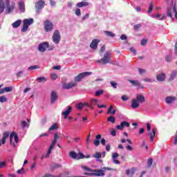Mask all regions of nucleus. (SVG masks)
I'll list each match as a JSON object with an SVG mask.
<instances>
[{
  "instance_id": "1",
  "label": "nucleus",
  "mask_w": 177,
  "mask_h": 177,
  "mask_svg": "<svg viewBox=\"0 0 177 177\" xmlns=\"http://www.w3.org/2000/svg\"><path fill=\"white\" fill-rule=\"evenodd\" d=\"M106 171H114L113 169L110 167H102V169H95L93 170L92 173H85L84 175H87L88 176H104Z\"/></svg>"
},
{
  "instance_id": "2",
  "label": "nucleus",
  "mask_w": 177,
  "mask_h": 177,
  "mask_svg": "<svg viewBox=\"0 0 177 177\" xmlns=\"http://www.w3.org/2000/svg\"><path fill=\"white\" fill-rule=\"evenodd\" d=\"M111 53L106 51L104 55L103 58L97 61V63H102L103 65L111 63Z\"/></svg>"
},
{
  "instance_id": "3",
  "label": "nucleus",
  "mask_w": 177,
  "mask_h": 177,
  "mask_svg": "<svg viewBox=\"0 0 177 177\" xmlns=\"http://www.w3.org/2000/svg\"><path fill=\"white\" fill-rule=\"evenodd\" d=\"M59 138H60V136H59V134L55 133L54 135V140H53V142H52L51 145H50L49 149L46 154V158H49V156H50V153H52V149L55 148V145H56V143H57V140L59 139Z\"/></svg>"
},
{
  "instance_id": "4",
  "label": "nucleus",
  "mask_w": 177,
  "mask_h": 177,
  "mask_svg": "<svg viewBox=\"0 0 177 177\" xmlns=\"http://www.w3.org/2000/svg\"><path fill=\"white\" fill-rule=\"evenodd\" d=\"M60 39H62V36H60V31L55 30L53 35V42L56 45H58L59 42H60Z\"/></svg>"
},
{
  "instance_id": "5",
  "label": "nucleus",
  "mask_w": 177,
  "mask_h": 177,
  "mask_svg": "<svg viewBox=\"0 0 177 177\" xmlns=\"http://www.w3.org/2000/svg\"><path fill=\"white\" fill-rule=\"evenodd\" d=\"M92 72H84V73H82L79 75H77L76 77H75L74 80H75V82H80L81 81V80H84V78H85V77H88V75H91Z\"/></svg>"
},
{
  "instance_id": "6",
  "label": "nucleus",
  "mask_w": 177,
  "mask_h": 177,
  "mask_svg": "<svg viewBox=\"0 0 177 177\" xmlns=\"http://www.w3.org/2000/svg\"><path fill=\"white\" fill-rule=\"evenodd\" d=\"M44 30L46 32H49L53 30V24L49 19L44 21Z\"/></svg>"
},
{
  "instance_id": "7",
  "label": "nucleus",
  "mask_w": 177,
  "mask_h": 177,
  "mask_svg": "<svg viewBox=\"0 0 177 177\" xmlns=\"http://www.w3.org/2000/svg\"><path fill=\"white\" fill-rule=\"evenodd\" d=\"M15 5H16L15 3H13L10 6V0H7V3H6V13H7L8 15H9V13H12V11L15 10Z\"/></svg>"
},
{
  "instance_id": "8",
  "label": "nucleus",
  "mask_w": 177,
  "mask_h": 177,
  "mask_svg": "<svg viewBox=\"0 0 177 177\" xmlns=\"http://www.w3.org/2000/svg\"><path fill=\"white\" fill-rule=\"evenodd\" d=\"M75 86H77V82H69V83H64L62 84L63 89H71L72 88H75Z\"/></svg>"
},
{
  "instance_id": "9",
  "label": "nucleus",
  "mask_w": 177,
  "mask_h": 177,
  "mask_svg": "<svg viewBox=\"0 0 177 177\" xmlns=\"http://www.w3.org/2000/svg\"><path fill=\"white\" fill-rule=\"evenodd\" d=\"M49 48V43L48 42H43L39 44V52L44 53L46 52V48Z\"/></svg>"
},
{
  "instance_id": "10",
  "label": "nucleus",
  "mask_w": 177,
  "mask_h": 177,
  "mask_svg": "<svg viewBox=\"0 0 177 177\" xmlns=\"http://www.w3.org/2000/svg\"><path fill=\"white\" fill-rule=\"evenodd\" d=\"M44 6H45V1H44L42 0L37 1L35 3V8H36L37 12H39V10H41V9L44 8Z\"/></svg>"
},
{
  "instance_id": "11",
  "label": "nucleus",
  "mask_w": 177,
  "mask_h": 177,
  "mask_svg": "<svg viewBox=\"0 0 177 177\" xmlns=\"http://www.w3.org/2000/svg\"><path fill=\"white\" fill-rule=\"evenodd\" d=\"M99 42H100V39H93L90 44V48L91 49H94V50H96V49H97V45H99Z\"/></svg>"
},
{
  "instance_id": "12",
  "label": "nucleus",
  "mask_w": 177,
  "mask_h": 177,
  "mask_svg": "<svg viewBox=\"0 0 177 177\" xmlns=\"http://www.w3.org/2000/svg\"><path fill=\"white\" fill-rule=\"evenodd\" d=\"M127 127V128H129L130 124L128 122L123 121L120 123V125L116 126V129H119L120 131H122L124 129V127Z\"/></svg>"
},
{
  "instance_id": "13",
  "label": "nucleus",
  "mask_w": 177,
  "mask_h": 177,
  "mask_svg": "<svg viewBox=\"0 0 177 177\" xmlns=\"http://www.w3.org/2000/svg\"><path fill=\"white\" fill-rule=\"evenodd\" d=\"M129 82H130V84H131V85H133V86H139V88L140 89H143L145 88V86H143V85H142V84H140V82H139V81L138 80H129Z\"/></svg>"
},
{
  "instance_id": "14",
  "label": "nucleus",
  "mask_w": 177,
  "mask_h": 177,
  "mask_svg": "<svg viewBox=\"0 0 177 177\" xmlns=\"http://www.w3.org/2000/svg\"><path fill=\"white\" fill-rule=\"evenodd\" d=\"M90 102V109H91V110H93L95 109V106H96V104L97 105L99 103V100L97 99H91L89 100Z\"/></svg>"
},
{
  "instance_id": "15",
  "label": "nucleus",
  "mask_w": 177,
  "mask_h": 177,
  "mask_svg": "<svg viewBox=\"0 0 177 177\" xmlns=\"http://www.w3.org/2000/svg\"><path fill=\"white\" fill-rule=\"evenodd\" d=\"M172 13H174V7H168L167 8V16L168 17H170L171 19V21H174L175 19H174V17L172 16Z\"/></svg>"
},
{
  "instance_id": "16",
  "label": "nucleus",
  "mask_w": 177,
  "mask_h": 177,
  "mask_svg": "<svg viewBox=\"0 0 177 177\" xmlns=\"http://www.w3.org/2000/svg\"><path fill=\"white\" fill-rule=\"evenodd\" d=\"M117 157H120V154H118V153H117V152H114L112 155V160H113L114 164L120 165V164H121V162H120V160L115 159V158H117Z\"/></svg>"
},
{
  "instance_id": "17",
  "label": "nucleus",
  "mask_w": 177,
  "mask_h": 177,
  "mask_svg": "<svg viewBox=\"0 0 177 177\" xmlns=\"http://www.w3.org/2000/svg\"><path fill=\"white\" fill-rule=\"evenodd\" d=\"M56 100H57V93H56L55 91H51V104H53Z\"/></svg>"
},
{
  "instance_id": "18",
  "label": "nucleus",
  "mask_w": 177,
  "mask_h": 177,
  "mask_svg": "<svg viewBox=\"0 0 177 177\" xmlns=\"http://www.w3.org/2000/svg\"><path fill=\"white\" fill-rule=\"evenodd\" d=\"M176 97L174 96H169L167 97L165 99V102L167 104H171V103H174V102H176Z\"/></svg>"
},
{
  "instance_id": "19",
  "label": "nucleus",
  "mask_w": 177,
  "mask_h": 177,
  "mask_svg": "<svg viewBox=\"0 0 177 177\" xmlns=\"http://www.w3.org/2000/svg\"><path fill=\"white\" fill-rule=\"evenodd\" d=\"M165 77H166L165 73H160L156 75V80L160 82H162L165 81Z\"/></svg>"
},
{
  "instance_id": "20",
  "label": "nucleus",
  "mask_w": 177,
  "mask_h": 177,
  "mask_svg": "<svg viewBox=\"0 0 177 177\" xmlns=\"http://www.w3.org/2000/svg\"><path fill=\"white\" fill-rule=\"evenodd\" d=\"M137 102H138L140 104V103H145L146 102V99L145 98V96L140 94H138L136 95V99Z\"/></svg>"
},
{
  "instance_id": "21",
  "label": "nucleus",
  "mask_w": 177,
  "mask_h": 177,
  "mask_svg": "<svg viewBox=\"0 0 177 177\" xmlns=\"http://www.w3.org/2000/svg\"><path fill=\"white\" fill-rule=\"evenodd\" d=\"M71 110H73V107L68 106V109L64 112H62V115H64V118H67L68 115H70V113H71Z\"/></svg>"
},
{
  "instance_id": "22",
  "label": "nucleus",
  "mask_w": 177,
  "mask_h": 177,
  "mask_svg": "<svg viewBox=\"0 0 177 177\" xmlns=\"http://www.w3.org/2000/svg\"><path fill=\"white\" fill-rule=\"evenodd\" d=\"M9 135H10L9 131H6L3 133V138L1 139L2 145H5V143H6V139H8V138H9Z\"/></svg>"
},
{
  "instance_id": "23",
  "label": "nucleus",
  "mask_w": 177,
  "mask_h": 177,
  "mask_svg": "<svg viewBox=\"0 0 177 177\" xmlns=\"http://www.w3.org/2000/svg\"><path fill=\"white\" fill-rule=\"evenodd\" d=\"M140 106V104L136 99H133L131 101V109H138Z\"/></svg>"
},
{
  "instance_id": "24",
  "label": "nucleus",
  "mask_w": 177,
  "mask_h": 177,
  "mask_svg": "<svg viewBox=\"0 0 177 177\" xmlns=\"http://www.w3.org/2000/svg\"><path fill=\"white\" fill-rule=\"evenodd\" d=\"M88 6H89V2L88 1H81L76 4L77 8H84Z\"/></svg>"
},
{
  "instance_id": "25",
  "label": "nucleus",
  "mask_w": 177,
  "mask_h": 177,
  "mask_svg": "<svg viewBox=\"0 0 177 177\" xmlns=\"http://www.w3.org/2000/svg\"><path fill=\"white\" fill-rule=\"evenodd\" d=\"M32 23H34V19L32 18L30 19H25L24 20V24L28 26H31V24H32Z\"/></svg>"
},
{
  "instance_id": "26",
  "label": "nucleus",
  "mask_w": 177,
  "mask_h": 177,
  "mask_svg": "<svg viewBox=\"0 0 177 177\" xmlns=\"http://www.w3.org/2000/svg\"><path fill=\"white\" fill-rule=\"evenodd\" d=\"M177 75V71H172L171 74H170V77H169V81H174L175 78H176Z\"/></svg>"
},
{
  "instance_id": "27",
  "label": "nucleus",
  "mask_w": 177,
  "mask_h": 177,
  "mask_svg": "<svg viewBox=\"0 0 177 177\" xmlns=\"http://www.w3.org/2000/svg\"><path fill=\"white\" fill-rule=\"evenodd\" d=\"M15 136V132H12L10 135V142L11 146H12L14 148H16V144H15V142H13V137Z\"/></svg>"
},
{
  "instance_id": "28",
  "label": "nucleus",
  "mask_w": 177,
  "mask_h": 177,
  "mask_svg": "<svg viewBox=\"0 0 177 177\" xmlns=\"http://www.w3.org/2000/svg\"><path fill=\"white\" fill-rule=\"evenodd\" d=\"M21 24V21L20 19H18L14 23H12V26L13 28H17V27H20Z\"/></svg>"
},
{
  "instance_id": "29",
  "label": "nucleus",
  "mask_w": 177,
  "mask_h": 177,
  "mask_svg": "<svg viewBox=\"0 0 177 177\" xmlns=\"http://www.w3.org/2000/svg\"><path fill=\"white\" fill-rule=\"evenodd\" d=\"M19 10L21 12H25L26 11V5H24V2L20 1L19 3Z\"/></svg>"
},
{
  "instance_id": "30",
  "label": "nucleus",
  "mask_w": 177,
  "mask_h": 177,
  "mask_svg": "<svg viewBox=\"0 0 177 177\" xmlns=\"http://www.w3.org/2000/svg\"><path fill=\"white\" fill-rule=\"evenodd\" d=\"M149 135L150 136L151 142H153V140H154V138H156V129H153L152 133H149Z\"/></svg>"
},
{
  "instance_id": "31",
  "label": "nucleus",
  "mask_w": 177,
  "mask_h": 177,
  "mask_svg": "<svg viewBox=\"0 0 177 177\" xmlns=\"http://www.w3.org/2000/svg\"><path fill=\"white\" fill-rule=\"evenodd\" d=\"M104 32L106 35V37H109L111 38H114V37H115V34H114L113 32L105 30Z\"/></svg>"
},
{
  "instance_id": "32",
  "label": "nucleus",
  "mask_w": 177,
  "mask_h": 177,
  "mask_svg": "<svg viewBox=\"0 0 177 177\" xmlns=\"http://www.w3.org/2000/svg\"><path fill=\"white\" fill-rule=\"evenodd\" d=\"M5 10V3H3V0L0 1V15L3 13Z\"/></svg>"
},
{
  "instance_id": "33",
  "label": "nucleus",
  "mask_w": 177,
  "mask_h": 177,
  "mask_svg": "<svg viewBox=\"0 0 177 177\" xmlns=\"http://www.w3.org/2000/svg\"><path fill=\"white\" fill-rule=\"evenodd\" d=\"M57 129H59V126H57V123H54L48 129V131H56Z\"/></svg>"
},
{
  "instance_id": "34",
  "label": "nucleus",
  "mask_w": 177,
  "mask_h": 177,
  "mask_svg": "<svg viewBox=\"0 0 177 177\" xmlns=\"http://www.w3.org/2000/svg\"><path fill=\"white\" fill-rule=\"evenodd\" d=\"M36 81H37L39 84H41V82H46L47 80H46V77H37L36 79Z\"/></svg>"
},
{
  "instance_id": "35",
  "label": "nucleus",
  "mask_w": 177,
  "mask_h": 177,
  "mask_svg": "<svg viewBox=\"0 0 177 177\" xmlns=\"http://www.w3.org/2000/svg\"><path fill=\"white\" fill-rule=\"evenodd\" d=\"M113 105L111 104L110 106L109 107L108 109V111H107V113L108 114H115V110H113Z\"/></svg>"
},
{
  "instance_id": "36",
  "label": "nucleus",
  "mask_w": 177,
  "mask_h": 177,
  "mask_svg": "<svg viewBox=\"0 0 177 177\" xmlns=\"http://www.w3.org/2000/svg\"><path fill=\"white\" fill-rule=\"evenodd\" d=\"M93 158H96L97 160H99L102 158V153L100 152H95V154L93 155Z\"/></svg>"
},
{
  "instance_id": "37",
  "label": "nucleus",
  "mask_w": 177,
  "mask_h": 177,
  "mask_svg": "<svg viewBox=\"0 0 177 177\" xmlns=\"http://www.w3.org/2000/svg\"><path fill=\"white\" fill-rule=\"evenodd\" d=\"M69 156L71 157V158L77 160V153H75L74 151H71L69 153Z\"/></svg>"
},
{
  "instance_id": "38",
  "label": "nucleus",
  "mask_w": 177,
  "mask_h": 177,
  "mask_svg": "<svg viewBox=\"0 0 177 177\" xmlns=\"http://www.w3.org/2000/svg\"><path fill=\"white\" fill-rule=\"evenodd\" d=\"M107 121H109V122H111L112 124H115V118H114V116H110L107 118Z\"/></svg>"
},
{
  "instance_id": "39",
  "label": "nucleus",
  "mask_w": 177,
  "mask_h": 177,
  "mask_svg": "<svg viewBox=\"0 0 177 177\" xmlns=\"http://www.w3.org/2000/svg\"><path fill=\"white\" fill-rule=\"evenodd\" d=\"M135 174V169H127L126 171V175H133Z\"/></svg>"
},
{
  "instance_id": "40",
  "label": "nucleus",
  "mask_w": 177,
  "mask_h": 177,
  "mask_svg": "<svg viewBox=\"0 0 177 177\" xmlns=\"http://www.w3.org/2000/svg\"><path fill=\"white\" fill-rule=\"evenodd\" d=\"M82 158H85V156L84 154H82V153L80 152L78 154H77L76 160H81Z\"/></svg>"
},
{
  "instance_id": "41",
  "label": "nucleus",
  "mask_w": 177,
  "mask_h": 177,
  "mask_svg": "<svg viewBox=\"0 0 177 177\" xmlns=\"http://www.w3.org/2000/svg\"><path fill=\"white\" fill-rule=\"evenodd\" d=\"M151 165H153V159L149 158V159H148V162H147V167L151 168Z\"/></svg>"
},
{
  "instance_id": "42",
  "label": "nucleus",
  "mask_w": 177,
  "mask_h": 177,
  "mask_svg": "<svg viewBox=\"0 0 177 177\" xmlns=\"http://www.w3.org/2000/svg\"><path fill=\"white\" fill-rule=\"evenodd\" d=\"M6 102H8V98H6V97H5V96L0 97V102L1 103H5Z\"/></svg>"
},
{
  "instance_id": "43",
  "label": "nucleus",
  "mask_w": 177,
  "mask_h": 177,
  "mask_svg": "<svg viewBox=\"0 0 177 177\" xmlns=\"http://www.w3.org/2000/svg\"><path fill=\"white\" fill-rule=\"evenodd\" d=\"M83 107H84V104H82V102H80L76 105V109H77V110H82Z\"/></svg>"
},
{
  "instance_id": "44",
  "label": "nucleus",
  "mask_w": 177,
  "mask_h": 177,
  "mask_svg": "<svg viewBox=\"0 0 177 177\" xmlns=\"http://www.w3.org/2000/svg\"><path fill=\"white\" fill-rule=\"evenodd\" d=\"M153 7H154V4H153V3H150L149 10H148V13H151V12H153Z\"/></svg>"
},
{
  "instance_id": "45",
  "label": "nucleus",
  "mask_w": 177,
  "mask_h": 177,
  "mask_svg": "<svg viewBox=\"0 0 177 177\" xmlns=\"http://www.w3.org/2000/svg\"><path fill=\"white\" fill-rule=\"evenodd\" d=\"M27 30H28V26L25 25V24H24L23 27L21 28V32H26V31H27Z\"/></svg>"
},
{
  "instance_id": "46",
  "label": "nucleus",
  "mask_w": 177,
  "mask_h": 177,
  "mask_svg": "<svg viewBox=\"0 0 177 177\" xmlns=\"http://www.w3.org/2000/svg\"><path fill=\"white\" fill-rule=\"evenodd\" d=\"M4 91H5V92H6V93L12 92V91H13V87H10V86H9V87H5V88H4Z\"/></svg>"
},
{
  "instance_id": "47",
  "label": "nucleus",
  "mask_w": 177,
  "mask_h": 177,
  "mask_svg": "<svg viewBox=\"0 0 177 177\" xmlns=\"http://www.w3.org/2000/svg\"><path fill=\"white\" fill-rule=\"evenodd\" d=\"M142 27L141 24H136L133 26V28L135 31H139V28Z\"/></svg>"
},
{
  "instance_id": "48",
  "label": "nucleus",
  "mask_w": 177,
  "mask_h": 177,
  "mask_svg": "<svg viewBox=\"0 0 177 177\" xmlns=\"http://www.w3.org/2000/svg\"><path fill=\"white\" fill-rule=\"evenodd\" d=\"M104 91L99 90L95 92V96H100V95H103Z\"/></svg>"
},
{
  "instance_id": "49",
  "label": "nucleus",
  "mask_w": 177,
  "mask_h": 177,
  "mask_svg": "<svg viewBox=\"0 0 177 177\" xmlns=\"http://www.w3.org/2000/svg\"><path fill=\"white\" fill-rule=\"evenodd\" d=\"M147 44V39H142L141 40L142 46H146Z\"/></svg>"
},
{
  "instance_id": "50",
  "label": "nucleus",
  "mask_w": 177,
  "mask_h": 177,
  "mask_svg": "<svg viewBox=\"0 0 177 177\" xmlns=\"http://www.w3.org/2000/svg\"><path fill=\"white\" fill-rule=\"evenodd\" d=\"M110 84L113 88H114L115 89H117V85H118L117 82L114 81H111Z\"/></svg>"
},
{
  "instance_id": "51",
  "label": "nucleus",
  "mask_w": 177,
  "mask_h": 177,
  "mask_svg": "<svg viewBox=\"0 0 177 177\" xmlns=\"http://www.w3.org/2000/svg\"><path fill=\"white\" fill-rule=\"evenodd\" d=\"M82 169H84V171H87L88 172H93V170L89 169V167L86 166H82Z\"/></svg>"
},
{
  "instance_id": "52",
  "label": "nucleus",
  "mask_w": 177,
  "mask_h": 177,
  "mask_svg": "<svg viewBox=\"0 0 177 177\" xmlns=\"http://www.w3.org/2000/svg\"><path fill=\"white\" fill-rule=\"evenodd\" d=\"M13 138L15 143H19V136L16 134V132H15V135Z\"/></svg>"
},
{
  "instance_id": "53",
  "label": "nucleus",
  "mask_w": 177,
  "mask_h": 177,
  "mask_svg": "<svg viewBox=\"0 0 177 177\" xmlns=\"http://www.w3.org/2000/svg\"><path fill=\"white\" fill-rule=\"evenodd\" d=\"M76 16H81V9L77 8L75 11Z\"/></svg>"
},
{
  "instance_id": "54",
  "label": "nucleus",
  "mask_w": 177,
  "mask_h": 177,
  "mask_svg": "<svg viewBox=\"0 0 177 177\" xmlns=\"http://www.w3.org/2000/svg\"><path fill=\"white\" fill-rule=\"evenodd\" d=\"M21 125L23 129L26 128L27 127V122L22 120L21 122Z\"/></svg>"
},
{
  "instance_id": "55",
  "label": "nucleus",
  "mask_w": 177,
  "mask_h": 177,
  "mask_svg": "<svg viewBox=\"0 0 177 177\" xmlns=\"http://www.w3.org/2000/svg\"><path fill=\"white\" fill-rule=\"evenodd\" d=\"M94 146H99L100 145V140H95L93 142Z\"/></svg>"
},
{
  "instance_id": "56",
  "label": "nucleus",
  "mask_w": 177,
  "mask_h": 177,
  "mask_svg": "<svg viewBox=\"0 0 177 177\" xmlns=\"http://www.w3.org/2000/svg\"><path fill=\"white\" fill-rule=\"evenodd\" d=\"M143 81H145V82H154V80H153V79H150V78L143 79Z\"/></svg>"
},
{
  "instance_id": "57",
  "label": "nucleus",
  "mask_w": 177,
  "mask_h": 177,
  "mask_svg": "<svg viewBox=\"0 0 177 177\" xmlns=\"http://www.w3.org/2000/svg\"><path fill=\"white\" fill-rule=\"evenodd\" d=\"M129 98L128 97L127 95H122V100H123V102H127V100H129Z\"/></svg>"
},
{
  "instance_id": "58",
  "label": "nucleus",
  "mask_w": 177,
  "mask_h": 177,
  "mask_svg": "<svg viewBox=\"0 0 177 177\" xmlns=\"http://www.w3.org/2000/svg\"><path fill=\"white\" fill-rule=\"evenodd\" d=\"M50 77H51V80H57V75L55 73H53Z\"/></svg>"
},
{
  "instance_id": "59",
  "label": "nucleus",
  "mask_w": 177,
  "mask_h": 177,
  "mask_svg": "<svg viewBox=\"0 0 177 177\" xmlns=\"http://www.w3.org/2000/svg\"><path fill=\"white\" fill-rule=\"evenodd\" d=\"M3 167H6V162H0V169Z\"/></svg>"
},
{
  "instance_id": "60",
  "label": "nucleus",
  "mask_w": 177,
  "mask_h": 177,
  "mask_svg": "<svg viewBox=\"0 0 177 177\" xmlns=\"http://www.w3.org/2000/svg\"><path fill=\"white\" fill-rule=\"evenodd\" d=\"M23 172H24V167H21V169L17 171V174H18L19 175H20V174H22Z\"/></svg>"
},
{
  "instance_id": "61",
  "label": "nucleus",
  "mask_w": 177,
  "mask_h": 177,
  "mask_svg": "<svg viewBox=\"0 0 177 177\" xmlns=\"http://www.w3.org/2000/svg\"><path fill=\"white\" fill-rule=\"evenodd\" d=\"M37 68H38V66L35 65V66H30V67L28 68V70H35V69H37Z\"/></svg>"
},
{
  "instance_id": "62",
  "label": "nucleus",
  "mask_w": 177,
  "mask_h": 177,
  "mask_svg": "<svg viewBox=\"0 0 177 177\" xmlns=\"http://www.w3.org/2000/svg\"><path fill=\"white\" fill-rule=\"evenodd\" d=\"M138 71H139L140 74H145V73H146V69H142V68H139Z\"/></svg>"
},
{
  "instance_id": "63",
  "label": "nucleus",
  "mask_w": 177,
  "mask_h": 177,
  "mask_svg": "<svg viewBox=\"0 0 177 177\" xmlns=\"http://www.w3.org/2000/svg\"><path fill=\"white\" fill-rule=\"evenodd\" d=\"M130 51L133 53V55H136V50L133 47L130 48Z\"/></svg>"
},
{
  "instance_id": "64",
  "label": "nucleus",
  "mask_w": 177,
  "mask_h": 177,
  "mask_svg": "<svg viewBox=\"0 0 177 177\" xmlns=\"http://www.w3.org/2000/svg\"><path fill=\"white\" fill-rule=\"evenodd\" d=\"M48 121V120L46 119V118H44L41 120V124L42 125H45V123Z\"/></svg>"
}]
</instances>
